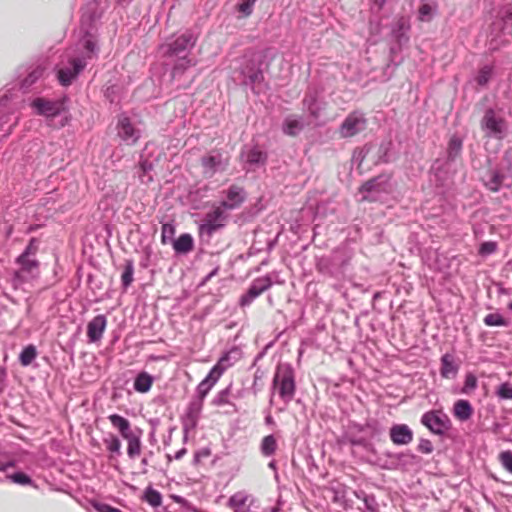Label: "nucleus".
<instances>
[{
	"label": "nucleus",
	"instance_id": "f3484780",
	"mask_svg": "<svg viewBox=\"0 0 512 512\" xmlns=\"http://www.w3.org/2000/svg\"><path fill=\"white\" fill-rule=\"evenodd\" d=\"M487 177L485 187L492 192H498L503 187L510 188L512 186L511 181L507 182L508 176L506 173L500 169H490L487 172Z\"/></svg>",
	"mask_w": 512,
	"mask_h": 512
},
{
	"label": "nucleus",
	"instance_id": "0eeeda50",
	"mask_svg": "<svg viewBox=\"0 0 512 512\" xmlns=\"http://www.w3.org/2000/svg\"><path fill=\"white\" fill-rule=\"evenodd\" d=\"M367 125L368 119L365 114L360 110H354L345 117L339 126L338 133L343 139L352 138L365 131Z\"/></svg>",
	"mask_w": 512,
	"mask_h": 512
},
{
	"label": "nucleus",
	"instance_id": "09e8293b",
	"mask_svg": "<svg viewBox=\"0 0 512 512\" xmlns=\"http://www.w3.org/2000/svg\"><path fill=\"white\" fill-rule=\"evenodd\" d=\"M242 357V349L239 346L226 348V369L234 365Z\"/></svg>",
	"mask_w": 512,
	"mask_h": 512
},
{
	"label": "nucleus",
	"instance_id": "5fc2aeb1",
	"mask_svg": "<svg viewBox=\"0 0 512 512\" xmlns=\"http://www.w3.org/2000/svg\"><path fill=\"white\" fill-rule=\"evenodd\" d=\"M496 395L503 400L512 399V384L509 382L499 384L496 389Z\"/></svg>",
	"mask_w": 512,
	"mask_h": 512
},
{
	"label": "nucleus",
	"instance_id": "864d4df0",
	"mask_svg": "<svg viewBox=\"0 0 512 512\" xmlns=\"http://www.w3.org/2000/svg\"><path fill=\"white\" fill-rule=\"evenodd\" d=\"M417 458V455L412 453L410 450L397 452V454H395V461L403 465L414 463Z\"/></svg>",
	"mask_w": 512,
	"mask_h": 512
},
{
	"label": "nucleus",
	"instance_id": "2eb2a0df",
	"mask_svg": "<svg viewBox=\"0 0 512 512\" xmlns=\"http://www.w3.org/2000/svg\"><path fill=\"white\" fill-rule=\"evenodd\" d=\"M118 136L128 145H133L140 137V131L131 123L130 119L121 115L118 120Z\"/></svg>",
	"mask_w": 512,
	"mask_h": 512
},
{
	"label": "nucleus",
	"instance_id": "58836bf2",
	"mask_svg": "<svg viewBox=\"0 0 512 512\" xmlns=\"http://www.w3.org/2000/svg\"><path fill=\"white\" fill-rule=\"evenodd\" d=\"M384 428L377 420L367 421V433L371 440L381 441L384 436Z\"/></svg>",
	"mask_w": 512,
	"mask_h": 512
},
{
	"label": "nucleus",
	"instance_id": "39448f33",
	"mask_svg": "<svg viewBox=\"0 0 512 512\" xmlns=\"http://www.w3.org/2000/svg\"><path fill=\"white\" fill-rule=\"evenodd\" d=\"M481 129L485 136L497 140H503L507 134L506 120L498 116L493 108H487L481 120Z\"/></svg>",
	"mask_w": 512,
	"mask_h": 512
},
{
	"label": "nucleus",
	"instance_id": "f704fd0d",
	"mask_svg": "<svg viewBox=\"0 0 512 512\" xmlns=\"http://www.w3.org/2000/svg\"><path fill=\"white\" fill-rule=\"evenodd\" d=\"M173 248L177 253L186 254L193 249V238L190 234H182L173 242Z\"/></svg>",
	"mask_w": 512,
	"mask_h": 512
},
{
	"label": "nucleus",
	"instance_id": "a211bd4d",
	"mask_svg": "<svg viewBox=\"0 0 512 512\" xmlns=\"http://www.w3.org/2000/svg\"><path fill=\"white\" fill-rule=\"evenodd\" d=\"M411 26L409 21L405 17H400L396 23H394L391 27V37L393 39V43H397L400 45L406 46L410 40L408 32L410 31Z\"/></svg>",
	"mask_w": 512,
	"mask_h": 512
},
{
	"label": "nucleus",
	"instance_id": "7c9ffc66",
	"mask_svg": "<svg viewBox=\"0 0 512 512\" xmlns=\"http://www.w3.org/2000/svg\"><path fill=\"white\" fill-rule=\"evenodd\" d=\"M108 419L110 420L112 426L118 430L123 438L134 432L131 429L130 422L126 418L118 414H111L109 415Z\"/></svg>",
	"mask_w": 512,
	"mask_h": 512
},
{
	"label": "nucleus",
	"instance_id": "603ef678",
	"mask_svg": "<svg viewBox=\"0 0 512 512\" xmlns=\"http://www.w3.org/2000/svg\"><path fill=\"white\" fill-rule=\"evenodd\" d=\"M370 152V145L365 144L362 147H357L353 151L352 160L356 162L359 166L363 163L365 158Z\"/></svg>",
	"mask_w": 512,
	"mask_h": 512
},
{
	"label": "nucleus",
	"instance_id": "5701e85b",
	"mask_svg": "<svg viewBox=\"0 0 512 512\" xmlns=\"http://www.w3.org/2000/svg\"><path fill=\"white\" fill-rule=\"evenodd\" d=\"M247 198L246 190L232 184L226 189V211L238 208Z\"/></svg>",
	"mask_w": 512,
	"mask_h": 512
},
{
	"label": "nucleus",
	"instance_id": "f257e3e1",
	"mask_svg": "<svg viewBox=\"0 0 512 512\" xmlns=\"http://www.w3.org/2000/svg\"><path fill=\"white\" fill-rule=\"evenodd\" d=\"M272 388L277 389L278 396L285 404L294 399L296 393L295 370L290 363H278L272 380Z\"/></svg>",
	"mask_w": 512,
	"mask_h": 512
},
{
	"label": "nucleus",
	"instance_id": "2f4dec72",
	"mask_svg": "<svg viewBox=\"0 0 512 512\" xmlns=\"http://www.w3.org/2000/svg\"><path fill=\"white\" fill-rule=\"evenodd\" d=\"M263 208L262 199L258 198L254 204L245 208V210L238 216L236 222L245 223L252 221L263 210Z\"/></svg>",
	"mask_w": 512,
	"mask_h": 512
},
{
	"label": "nucleus",
	"instance_id": "c9c22d12",
	"mask_svg": "<svg viewBox=\"0 0 512 512\" xmlns=\"http://www.w3.org/2000/svg\"><path fill=\"white\" fill-rule=\"evenodd\" d=\"M437 12V6L431 3H422L418 8V20L421 22H430Z\"/></svg>",
	"mask_w": 512,
	"mask_h": 512
},
{
	"label": "nucleus",
	"instance_id": "4c0bfd02",
	"mask_svg": "<svg viewBox=\"0 0 512 512\" xmlns=\"http://www.w3.org/2000/svg\"><path fill=\"white\" fill-rule=\"evenodd\" d=\"M429 173L434 176L435 186L437 188L444 186L446 171L443 165L440 164L439 159L435 160L429 170Z\"/></svg>",
	"mask_w": 512,
	"mask_h": 512
},
{
	"label": "nucleus",
	"instance_id": "20e7f679",
	"mask_svg": "<svg viewBox=\"0 0 512 512\" xmlns=\"http://www.w3.org/2000/svg\"><path fill=\"white\" fill-rule=\"evenodd\" d=\"M420 423L431 434L441 438L447 436L452 429V421L443 409H430L424 412L420 418Z\"/></svg>",
	"mask_w": 512,
	"mask_h": 512
},
{
	"label": "nucleus",
	"instance_id": "c85d7f7f",
	"mask_svg": "<svg viewBox=\"0 0 512 512\" xmlns=\"http://www.w3.org/2000/svg\"><path fill=\"white\" fill-rule=\"evenodd\" d=\"M250 495H248L245 491H239L228 499L226 505L234 510V512H247L249 507H247L246 503L249 500Z\"/></svg>",
	"mask_w": 512,
	"mask_h": 512
},
{
	"label": "nucleus",
	"instance_id": "cd10ccee",
	"mask_svg": "<svg viewBox=\"0 0 512 512\" xmlns=\"http://www.w3.org/2000/svg\"><path fill=\"white\" fill-rule=\"evenodd\" d=\"M463 148V140L454 134L450 137L447 146L446 163H453L461 155Z\"/></svg>",
	"mask_w": 512,
	"mask_h": 512
},
{
	"label": "nucleus",
	"instance_id": "e2e57ef3",
	"mask_svg": "<svg viewBox=\"0 0 512 512\" xmlns=\"http://www.w3.org/2000/svg\"><path fill=\"white\" fill-rule=\"evenodd\" d=\"M202 399H199L197 401H193L190 406H189V410H188V416L194 420L198 414L200 413V410L202 408V403H201Z\"/></svg>",
	"mask_w": 512,
	"mask_h": 512
},
{
	"label": "nucleus",
	"instance_id": "de8ad7c7",
	"mask_svg": "<svg viewBox=\"0 0 512 512\" xmlns=\"http://www.w3.org/2000/svg\"><path fill=\"white\" fill-rule=\"evenodd\" d=\"M36 356H37V350H36L35 346L28 345L20 353L19 360L23 366H28L34 361Z\"/></svg>",
	"mask_w": 512,
	"mask_h": 512
},
{
	"label": "nucleus",
	"instance_id": "6e6552de",
	"mask_svg": "<svg viewBox=\"0 0 512 512\" xmlns=\"http://www.w3.org/2000/svg\"><path fill=\"white\" fill-rule=\"evenodd\" d=\"M322 91L315 87H308L302 99V109L309 118L317 120L326 109L327 103L321 97Z\"/></svg>",
	"mask_w": 512,
	"mask_h": 512
},
{
	"label": "nucleus",
	"instance_id": "8fccbe9b",
	"mask_svg": "<svg viewBox=\"0 0 512 512\" xmlns=\"http://www.w3.org/2000/svg\"><path fill=\"white\" fill-rule=\"evenodd\" d=\"M152 384V379L147 374H140L134 383V387L139 392H147Z\"/></svg>",
	"mask_w": 512,
	"mask_h": 512
},
{
	"label": "nucleus",
	"instance_id": "ea45409f",
	"mask_svg": "<svg viewBox=\"0 0 512 512\" xmlns=\"http://www.w3.org/2000/svg\"><path fill=\"white\" fill-rule=\"evenodd\" d=\"M483 322L489 327H507L509 325V321L498 312L487 314Z\"/></svg>",
	"mask_w": 512,
	"mask_h": 512
},
{
	"label": "nucleus",
	"instance_id": "774afa93",
	"mask_svg": "<svg viewBox=\"0 0 512 512\" xmlns=\"http://www.w3.org/2000/svg\"><path fill=\"white\" fill-rule=\"evenodd\" d=\"M92 505L98 512H110L112 509L111 506L105 503L94 502Z\"/></svg>",
	"mask_w": 512,
	"mask_h": 512
},
{
	"label": "nucleus",
	"instance_id": "052dcab7",
	"mask_svg": "<svg viewBox=\"0 0 512 512\" xmlns=\"http://www.w3.org/2000/svg\"><path fill=\"white\" fill-rule=\"evenodd\" d=\"M146 500L153 507H157L161 504V495L153 489H148L146 491Z\"/></svg>",
	"mask_w": 512,
	"mask_h": 512
},
{
	"label": "nucleus",
	"instance_id": "3c124183",
	"mask_svg": "<svg viewBox=\"0 0 512 512\" xmlns=\"http://www.w3.org/2000/svg\"><path fill=\"white\" fill-rule=\"evenodd\" d=\"M498 244L495 241H483L478 247V254L482 257L489 256L496 252Z\"/></svg>",
	"mask_w": 512,
	"mask_h": 512
},
{
	"label": "nucleus",
	"instance_id": "9b49d317",
	"mask_svg": "<svg viewBox=\"0 0 512 512\" xmlns=\"http://www.w3.org/2000/svg\"><path fill=\"white\" fill-rule=\"evenodd\" d=\"M389 438L396 446H407L413 441L414 432L407 424L394 423L389 428Z\"/></svg>",
	"mask_w": 512,
	"mask_h": 512
},
{
	"label": "nucleus",
	"instance_id": "338daca9",
	"mask_svg": "<svg viewBox=\"0 0 512 512\" xmlns=\"http://www.w3.org/2000/svg\"><path fill=\"white\" fill-rule=\"evenodd\" d=\"M203 161L206 166H210L211 168H214L221 164L220 157L210 156L205 158Z\"/></svg>",
	"mask_w": 512,
	"mask_h": 512
},
{
	"label": "nucleus",
	"instance_id": "13d9d810",
	"mask_svg": "<svg viewBox=\"0 0 512 512\" xmlns=\"http://www.w3.org/2000/svg\"><path fill=\"white\" fill-rule=\"evenodd\" d=\"M133 273H134L133 263L131 261H128L126 263L124 272L122 273V276H121L122 284L125 288L128 287L132 283Z\"/></svg>",
	"mask_w": 512,
	"mask_h": 512
},
{
	"label": "nucleus",
	"instance_id": "c756f323",
	"mask_svg": "<svg viewBox=\"0 0 512 512\" xmlns=\"http://www.w3.org/2000/svg\"><path fill=\"white\" fill-rule=\"evenodd\" d=\"M354 496L362 500L364 507L368 512H379V504L374 494L367 493L363 489H356L353 491Z\"/></svg>",
	"mask_w": 512,
	"mask_h": 512
},
{
	"label": "nucleus",
	"instance_id": "a878e982",
	"mask_svg": "<svg viewBox=\"0 0 512 512\" xmlns=\"http://www.w3.org/2000/svg\"><path fill=\"white\" fill-rule=\"evenodd\" d=\"M17 261L21 265V269L15 273V278L20 281L25 280V274H31L33 276L34 272L38 269V262L34 259H30V256L21 254Z\"/></svg>",
	"mask_w": 512,
	"mask_h": 512
},
{
	"label": "nucleus",
	"instance_id": "7ed1b4c3",
	"mask_svg": "<svg viewBox=\"0 0 512 512\" xmlns=\"http://www.w3.org/2000/svg\"><path fill=\"white\" fill-rule=\"evenodd\" d=\"M282 283L279 280V273L272 271L264 276L255 278L248 289L240 296L238 306L240 308L248 307L261 294L269 290L274 284Z\"/></svg>",
	"mask_w": 512,
	"mask_h": 512
},
{
	"label": "nucleus",
	"instance_id": "6ab92c4d",
	"mask_svg": "<svg viewBox=\"0 0 512 512\" xmlns=\"http://www.w3.org/2000/svg\"><path fill=\"white\" fill-rule=\"evenodd\" d=\"M492 27L504 35H512V6H506L498 12Z\"/></svg>",
	"mask_w": 512,
	"mask_h": 512
},
{
	"label": "nucleus",
	"instance_id": "4d7b16f0",
	"mask_svg": "<svg viewBox=\"0 0 512 512\" xmlns=\"http://www.w3.org/2000/svg\"><path fill=\"white\" fill-rule=\"evenodd\" d=\"M193 63L190 59H187L186 56L180 57L177 63L174 65L172 70V77L174 78L177 74L182 73L188 67L192 66Z\"/></svg>",
	"mask_w": 512,
	"mask_h": 512
},
{
	"label": "nucleus",
	"instance_id": "b1692460",
	"mask_svg": "<svg viewBox=\"0 0 512 512\" xmlns=\"http://www.w3.org/2000/svg\"><path fill=\"white\" fill-rule=\"evenodd\" d=\"M107 320L104 315L94 317L87 325V336L90 342H96L101 339L106 328Z\"/></svg>",
	"mask_w": 512,
	"mask_h": 512
},
{
	"label": "nucleus",
	"instance_id": "e433bc0d",
	"mask_svg": "<svg viewBox=\"0 0 512 512\" xmlns=\"http://www.w3.org/2000/svg\"><path fill=\"white\" fill-rule=\"evenodd\" d=\"M103 441L107 450L110 452V460L114 459L115 455L121 454V441L116 435L109 434Z\"/></svg>",
	"mask_w": 512,
	"mask_h": 512
},
{
	"label": "nucleus",
	"instance_id": "9d476101",
	"mask_svg": "<svg viewBox=\"0 0 512 512\" xmlns=\"http://www.w3.org/2000/svg\"><path fill=\"white\" fill-rule=\"evenodd\" d=\"M196 42V38L191 32H185L174 41L160 45L159 51L163 57L180 56V54L191 49Z\"/></svg>",
	"mask_w": 512,
	"mask_h": 512
},
{
	"label": "nucleus",
	"instance_id": "bb28decb",
	"mask_svg": "<svg viewBox=\"0 0 512 512\" xmlns=\"http://www.w3.org/2000/svg\"><path fill=\"white\" fill-rule=\"evenodd\" d=\"M393 150L394 143L391 139L382 140L377 151L376 164H388L395 160Z\"/></svg>",
	"mask_w": 512,
	"mask_h": 512
},
{
	"label": "nucleus",
	"instance_id": "49530a36",
	"mask_svg": "<svg viewBox=\"0 0 512 512\" xmlns=\"http://www.w3.org/2000/svg\"><path fill=\"white\" fill-rule=\"evenodd\" d=\"M153 170V164L147 160H143L139 163L138 176L142 183H149L153 180L150 175V171Z\"/></svg>",
	"mask_w": 512,
	"mask_h": 512
},
{
	"label": "nucleus",
	"instance_id": "6e6d98bb",
	"mask_svg": "<svg viewBox=\"0 0 512 512\" xmlns=\"http://www.w3.org/2000/svg\"><path fill=\"white\" fill-rule=\"evenodd\" d=\"M499 462L503 466V468L512 474V451L504 450L499 453L498 456Z\"/></svg>",
	"mask_w": 512,
	"mask_h": 512
},
{
	"label": "nucleus",
	"instance_id": "a18cd8bd",
	"mask_svg": "<svg viewBox=\"0 0 512 512\" xmlns=\"http://www.w3.org/2000/svg\"><path fill=\"white\" fill-rule=\"evenodd\" d=\"M404 45H400L397 43H392L389 48V64L388 66L398 67L402 62L403 58L399 57V54L402 52Z\"/></svg>",
	"mask_w": 512,
	"mask_h": 512
},
{
	"label": "nucleus",
	"instance_id": "ddd939ff",
	"mask_svg": "<svg viewBox=\"0 0 512 512\" xmlns=\"http://www.w3.org/2000/svg\"><path fill=\"white\" fill-rule=\"evenodd\" d=\"M244 162L250 167L257 168L266 164L268 159L267 151L255 144L250 147H246L241 153Z\"/></svg>",
	"mask_w": 512,
	"mask_h": 512
},
{
	"label": "nucleus",
	"instance_id": "dca6fc26",
	"mask_svg": "<svg viewBox=\"0 0 512 512\" xmlns=\"http://www.w3.org/2000/svg\"><path fill=\"white\" fill-rule=\"evenodd\" d=\"M73 69H60L58 71V80L63 86H68L77 77V75L85 68L86 62L82 58H72L70 61Z\"/></svg>",
	"mask_w": 512,
	"mask_h": 512
},
{
	"label": "nucleus",
	"instance_id": "f8f14e48",
	"mask_svg": "<svg viewBox=\"0 0 512 512\" xmlns=\"http://www.w3.org/2000/svg\"><path fill=\"white\" fill-rule=\"evenodd\" d=\"M307 125L304 115L289 114L282 121L281 131L286 136L297 137Z\"/></svg>",
	"mask_w": 512,
	"mask_h": 512
},
{
	"label": "nucleus",
	"instance_id": "79ce46f5",
	"mask_svg": "<svg viewBox=\"0 0 512 512\" xmlns=\"http://www.w3.org/2000/svg\"><path fill=\"white\" fill-rule=\"evenodd\" d=\"M46 69V65L39 64L34 67L28 74V76L22 81V86L24 88H29L32 86L38 79L41 78L44 71Z\"/></svg>",
	"mask_w": 512,
	"mask_h": 512
},
{
	"label": "nucleus",
	"instance_id": "72a5a7b5",
	"mask_svg": "<svg viewBox=\"0 0 512 512\" xmlns=\"http://www.w3.org/2000/svg\"><path fill=\"white\" fill-rule=\"evenodd\" d=\"M278 447L277 439L274 434L263 437L260 444V451L263 456L270 457L275 454Z\"/></svg>",
	"mask_w": 512,
	"mask_h": 512
},
{
	"label": "nucleus",
	"instance_id": "c03bdc74",
	"mask_svg": "<svg viewBox=\"0 0 512 512\" xmlns=\"http://www.w3.org/2000/svg\"><path fill=\"white\" fill-rule=\"evenodd\" d=\"M257 0H240L235 10L239 13L240 18H247L253 13V8Z\"/></svg>",
	"mask_w": 512,
	"mask_h": 512
},
{
	"label": "nucleus",
	"instance_id": "f03ea898",
	"mask_svg": "<svg viewBox=\"0 0 512 512\" xmlns=\"http://www.w3.org/2000/svg\"><path fill=\"white\" fill-rule=\"evenodd\" d=\"M263 62L255 57H244L239 66L241 84L249 87L253 94L259 95V86L264 82Z\"/></svg>",
	"mask_w": 512,
	"mask_h": 512
},
{
	"label": "nucleus",
	"instance_id": "680f3d73",
	"mask_svg": "<svg viewBox=\"0 0 512 512\" xmlns=\"http://www.w3.org/2000/svg\"><path fill=\"white\" fill-rule=\"evenodd\" d=\"M9 478L14 483L21 484V485H27V484L31 483V478L22 472L14 473V474L10 475Z\"/></svg>",
	"mask_w": 512,
	"mask_h": 512
},
{
	"label": "nucleus",
	"instance_id": "393cba45",
	"mask_svg": "<svg viewBox=\"0 0 512 512\" xmlns=\"http://www.w3.org/2000/svg\"><path fill=\"white\" fill-rule=\"evenodd\" d=\"M452 412L456 419L464 422L473 416L474 408L469 400L459 399L454 402Z\"/></svg>",
	"mask_w": 512,
	"mask_h": 512
},
{
	"label": "nucleus",
	"instance_id": "0e129e2a",
	"mask_svg": "<svg viewBox=\"0 0 512 512\" xmlns=\"http://www.w3.org/2000/svg\"><path fill=\"white\" fill-rule=\"evenodd\" d=\"M174 235V227L171 224H164L162 226V242L165 243L168 238Z\"/></svg>",
	"mask_w": 512,
	"mask_h": 512
},
{
	"label": "nucleus",
	"instance_id": "37998d69",
	"mask_svg": "<svg viewBox=\"0 0 512 512\" xmlns=\"http://www.w3.org/2000/svg\"><path fill=\"white\" fill-rule=\"evenodd\" d=\"M478 387V379L473 372H467L465 374L464 383L460 390L461 394L469 395L475 391Z\"/></svg>",
	"mask_w": 512,
	"mask_h": 512
},
{
	"label": "nucleus",
	"instance_id": "473e14b6",
	"mask_svg": "<svg viewBox=\"0 0 512 512\" xmlns=\"http://www.w3.org/2000/svg\"><path fill=\"white\" fill-rule=\"evenodd\" d=\"M127 441V454L129 458L134 459L141 453V437L140 433H131L127 437H124Z\"/></svg>",
	"mask_w": 512,
	"mask_h": 512
},
{
	"label": "nucleus",
	"instance_id": "4468645a",
	"mask_svg": "<svg viewBox=\"0 0 512 512\" xmlns=\"http://www.w3.org/2000/svg\"><path fill=\"white\" fill-rule=\"evenodd\" d=\"M32 107L36 109L39 115L45 117H55L64 110L62 101H51L44 98H37L32 102Z\"/></svg>",
	"mask_w": 512,
	"mask_h": 512
},
{
	"label": "nucleus",
	"instance_id": "69168bd1",
	"mask_svg": "<svg viewBox=\"0 0 512 512\" xmlns=\"http://www.w3.org/2000/svg\"><path fill=\"white\" fill-rule=\"evenodd\" d=\"M367 441L368 439H366L365 437H351L349 439V443L351 444V446L361 447L362 449Z\"/></svg>",
	"mask_w": 512,
	"mask_h": 512
},
{
	"label": "nucleus",
	"instance_id": "aec40b11",
	"mask_svg": "<svg viewBox=\"0 0 512 512\" xmlns=\"http://www.w3.org/2000/svg\"><path fill=\"white\" fill-rule=\"evenodd\" d=\"M223 226L222 211L217 208L212 213H208L200 225L199 230L201 235L210 236L214 231Z\"/></svg>",
	"mask_w": 512,
	"mask_h": 512
},
{
	"label": "nucleus",
	"instance_id": "a19ab883",
	"mask_svg": "<svg viewBox=\"0 0 512 512\" xmlns=\"http://www.w3.org/2000/svg\"><path fill=\"white\" fill-rule=\"evenodd\" d=\"M493 74H494L493 66L485 65L479 69L477 76L475 78V81L479 86L485 87L486 85H488V83L492 79Z\"/></svg>",
	"mask_w": 512,
	"mask_h": 512
},
{
	"label": "nucleus",
	"instance_id": "4be33fe9",
	"mask_svg": "<svg viewBox=\"0 0 512 512\" xmlns=\"http://www.w3.org/2000/svg\"><path fill=\"white\" fill-rule=\"evenodd\" d=\"M224 361V357H220L217 365L210 371L207 377L198 385L197 391L200 399H203L212 386L217 382L222 374V362Z\"/></svg>",
	"mask_w": 512,
	"mask_h": 512
},
{
	"label": "nucleus",
	"instance_id": "423d86ee",
	"mask_svg": "<svg viewBox=\"0 0 512 512\" xmlns=\"http://www.w3.org/2000/svg\"><path fill=\"white\" fill-rule=\"evenodd\" d=\"M349 258L342 254H333L329 258H323L317 263V270L324 276L340 280L345 277Z\"/></svg>",
	"mask_w": 512,
	"mask_h": 512
},
{
	"label": "nucleus",
	"instance_id": "bf43d9fd",
	"mask_svg": "<svg viewBox=\"0 0 512 512\" xmlns=\"http://www.w3.org/2000/svg\"><path fill=\"white\" fill-rule=\"evenodd\" d=\"M417 451L421 454H431L434 451V446L429 439L420 438L417 445Z\"/></svg>",
	"mask_w": 512,
	"mask_h": 512
},
{
	"label": "nucleus",
	"instance_id": "1a4fd4ad",
	"mask_svg": "<svg viewBox=\"0 0 512 512\" xmlns=\"http://www.w3.org/2000/svg\"><path fill=\"white\" fill-rule=\"evenodd\" d=\"M391 179V173H381L362 183L361 186L358 188V192L362 194L361 201H373L374 199L370 197V194L373 192H388Z\"/></svg>",
	"mask_w": 512,
	"mask_h": 512
},
{
	"label": "nucleus",
	"instance_id": "412c9836",
	"mask_svg": "<svg viewBox=\"0 0 512 512\" xmlns=\"http://www.w3.org/2000/svg\"><path fill=\"white\" fill-rule=\"evenodd\" d=\"M460 369V364L455 356L449 352L443 354L440 358V376L444 379H454Z\"/></svg>",
	"mask_w": 512,
	"mask_h": 512
}]
</instances>
